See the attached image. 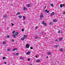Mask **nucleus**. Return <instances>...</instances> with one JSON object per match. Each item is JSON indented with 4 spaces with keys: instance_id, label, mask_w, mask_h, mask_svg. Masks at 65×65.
I'll list each match as a JSON object with an SVG mask.
<instances>
[{
    "instance_id": "obj_37",
    "label": "nucleus",
    "mask_w": 65,
    "mask_h": 65,
    "mask_svg": "<svg viewBox=\"0 0 65 65\" xmlns=\"http://www.w3.org/2000/svg\"><path fill=\"white\" fill-rule=\"evenodd\" d=\"M63 14H65V11L63 13Z\"/></svg>"
},
{
    "instance_id": "obj_46",
    "label": "nucleus",
    "mask_w": 65,
    "mask_h": 65,
    "mask_svg": "<svg viewBox=\"0 0 65 65\" xmlns=\"http://www.w3.org/2000/svg\"><path fill=\"white\" fill-rule=\"evenodd\" d=\"M35 29L36 30H37V28H36V27L35 28Z\"/></svg>"
},
{
    "instance_id": "obj_22",
    "label": "nucleus",
    "mask_w": 65,
    "mask_h": 65,
    "mask_svg": "<svg viewBox=\"0 0 65 65\" xmlns=\"http://www.w3.org/2000/svg\"><path fill=\"white\" fill-rule=\"evenodd\" d=\"M3 44H5L6 43H5V42L3 41Z\"/></svg>"
},
{
    "instance_id": "obj_38",
    "label": "nucleus",
    "mask_w": 65,
    "mask_h": 65,
    "mask_svg": "<svg viewBox=\"0 0 65 65\" xmlns=\"http://www.w3.org/2000/svg\"><path fill=\"white\" fill-rule=\"evenodd\" d=\"M11 25H12L13 26L14 25V24H13V23H12V24H11Z\"/></svg>"
},
{
    "instance_id": "obj_41",
    "label": "nucleus",
    "mask_w": 65,
    "mask_h": 65,
    "mask_svg": "<svg viewBox=\"0 0 65 65\" xmlns=\"http://www.w3.org/2000/svg\"><path fill=\"white\" fill-rule=\"evenodd\" d=\"M38 27V26H36V28H37Z\"/></svg>"
},
{
    "instance_id": "obj_19",
    "label": "nucleus",
    "mask_w": 65,
    "mask_h": 65,
    "mask_svg": "<svg viewBox=\"0 0 65 65\" xmlns=\"http://www.w3.org/2000/svg\"><path fill=\"white\" fill-rule=\"evenodd\" d=\"M54 46V47L56 48V47H57V46H58V45H55Z\"/></svg>"
},
{
    "instance_id": "obj_44",
    "label": "nucleus",
    "mask_w": 65,
    "mask_h": 65,
    "mask_svg": "<svg viewBox=\"0 0 65 65\" xmlns=\"http://www.w3.org/2000/svg\"><path fill=\"white\" fill-rule=\"evenodd\" d=\"M23 23H24V24H26V23H25V22H23Z\"/></svg>"
},
{
    "instance_id": "obj_13",
    "label": "nucleus",
    "mask_w": 65,
    "mask_h": 65,
    "mask_svg": "<svg viewBox=\"0 0 65 65\" xmlns=\"http://www.w3.org/2000/svg\"><path fill=\"white\" fill-rule=\"evenodd\" d=\"M60 7L61 8H62L63 7V6L61 4L60 5Z\"/></svg>"
},
{
    "instance_id": "obj_20",
    "label": "nucleus",
    "mask_w": 65,
    "mask_h": 65,
    "mask_svg": "<svg viewBox=\"0 0 65 65\" xmlns=\"http://www.w3.org/2000/svg\"><path fill=\"white\" fill-rule=\"evenodd\" d=\"M12 33L13 34H14V33H15V31H13Z\"/></svg>"
},
{
    "instance_id": "obj_3",
    "label": "nucleus",
    "mask_w": 65,
    "mask_h": 65,
    "mask_svg": "<svg viewBox=\"0 0 65 65\" xmlns=\"http://www.w3.org/2000/svg\"><path fill=\"white\" fill-rule=\"evenodd\" d=\"M26 48H29V45L28 44H27L26 45Z\"/></svg>"
},
{
    "instance_id": "obj_42",
    "label": "nucleus",
    "mask_w": 65,
    "mask_h": 65,
    "mask_svg": "<svg viewBox=\"0 0 65 65\" xmlns=\"http://www.w3.org/2000/svg\"><path fill=\"white\" fill-rule=\"evenodd\" d=\"M25 7H24V10H25Z\"/></svg>"
},
{
    "instance_id": "obj_7",
    "label": "nucleus",
    "mask_w": 65,
    "mask_h": 65,
    "mask_svg": "<svg viewBox=\"0 0 65 65\" xmlns=\"http://www.w3.org/2000/svg\"><path fill=\"white\" fill-rule=\"evenodd\" d=\"M53 22H55V23H56V22H57V20L55 19V20H53Z\"/></svg>"
},
{
    "instance_id": "obj_45",
    "label": "nucleus",
    "mask_w": 65,
    "mask_h": 65,
    "mask_svg": "<svg viewBox=\"0 0 65 65\" xmlns=\"http://www.w3.org/2000/svg\"><path fill=\"white\" fill-rule=\"evenodd\" d=\"M64 5H65V4H63V6H64Z\"/></svg>"
},
{
    "instance_id": "obj_1",
    "label": "nucleus",
    "mask_w": 65,
    "mask_h": 65,
    "mask_svg": "<svg viewBox=\"0 0 65 65\" xmlns=\"http://www.w3.org/2000/svg\"><path fill=\"white\" fill-rule=\"evenodd\" d=\"M41 15H40V18H41V20H42V18H44L43 16V15H42V13L41 12Z\"/></svg>"
},
{
    "instance_id": "obj_34",
    "label": "nucleus",
    "mask_w": 65,
    "mask_h": 65,
    "mask_svg": "<svg viewBox=\"0 0 65 65\" xmlns=\"http://www.w3.org/2000/svg\"><path fill=\"white\" fill-rule=\"evenodd\" d=\"M12 41V42H13L14 41V40L13 39H12L11 40Z\"/></svg>"
},
{
    "instance_id": "obj_9",
    "label": "nucleus",
    "mask_w": 65,
    "mask_h": 65,
    "mask_svg": "<svg viewBox=\"0 0 65 65\" xmlns=\"http://www.w3.org/2000/svg\"><path fill=\"white\" fill-rule=\"evenodd\" d=\"M40 60L38 59L36 61V62H40Z\"/></svg>"
},
{
    "instance_id": "obj_30",
    "label": "nucleus",
    "mask_w": 65,
    "mask_h": 65,
    "mask_svg": "<svg viewBox=\"0 0 65 65\" xmlns=\"http://www.w3.org/2000/svg\"><path fill=\"white\" fill-rule=\"evenodd\" d=\"M60 32H61L60 31V30L59 31H58V33H60Z\"/></svg>"
},
{
    "instance_id": "obj_27",
    "label": "nucleus",
    "mask_w": 65,
    "mask_h": 65,
    "mask_svg": "<svg viewBox=\"0 0 65 65\" xmlns=\"http://www.w3.org/2000/svg\"><path fill=\"white\" fill-rule=\"evenodd\" d=\"M27 6H28V7H30V5H28Z\"/></svg>"
},
{
    "instance_id": "obj_10",
    "label": "nucleus",
    "mask_w": 65,
    "mask_h": 65,
    "mask_svg": "<svg viewBox=\"0 0 65 65\" xmlns=\"http://www.w3.org/2000/svg\"><path fill=\"white\" fill-rule=\"evenodd\" d=\"M62 38H63L62 37H61L60 39H59V41H60L62 39Z\"/></svg>"
},
{
    "instance_id": "obj_21",
    "label": "nucleus",
    "mask_w": 65,
    "mask_h": 65,
    "mask_svg": "<svg viewBox=\"0 0 65 65\" xmlns=\"http://www.w3.org/2000/svg\"><path fill=\"white\" fill-rule=\"evenodd\" d=\"M21 39L23 41V40H24V38H21Z\"/></svg>"
},
{
    "instance_id": "obj_5",
    "label": "nucleus",
    "mask_w": 65,
    "mask_h": 65,
    "mask_svg": "<svg viewBox=\"0 0 65 65\" xmlns=\"http://www.w3.org/2000/svg\"><path fill=\"white\" fill-rule=\"evenodd\" d=\"M15 35L16 36H17L18 35V32H16L15 33Z\"/></svg>"
},
{
    "instance_id": "obj_53",
    "label": "nucleus",
    "mask_w": 65,
    "mask_h": 65,
    "mask_svg": "<svg viewBox=\"0 0 65 65\" xmlns=\"http://www.w3.org/2000/svg\"><path fill=\"white\" fill-rule=\"evenodd\" d=\"M58 45V46H59V45Z\"/></svg>"
},
{
    "instance_id": "obj_39",
    "label": "nucleus",
    "mask_w": 65,
    "mask_h": 65,
    "mask_svg": "<svg viewBox=\"0 0 65 65\" xmlns=\"http://www.w3.org/2000/svg\"><path fill=\"white\" fill-rule=\"evenodd\" d=\"M19 54V53H17L16 54V55H18Z\"/></svg>"
},
{
    "instance_id": "obj_8",
    "label": "nucleus",
    "mask_w": 65,
    "mask_h": 65,
    "mask_svg": "<svg viewBox=\"0 0 65 65\" xmlns=\"http://www.w3.org/2000/svg\"><path fill=\"white\" fill-rule=\"evenodd\" d=\"M27 35H25L24 36V38H27Z\"/></svg>"
},
{
    "instance_id": "obj_25",
    "label": "nucleus",
    "mask_w": 65,
    "mask_h": 65,
    "mask_svg": "<svg viewBox=\"0 0 65 65\" xmlns=\"http://www.w3.org/2000/svg\"><path fill=\"white\" fill-rule=\"evenodd\" d=\"M51 6H52V7H53V6H54V5L52 4H51Z\"/></svg>"
},
{
    "instance_id": "obj_56",
    "label": "nucleus",
    "mask_w": 65,
    "mask_h": 65,
    "mask_svg": "<svg viewBox=\"0 0 65 65\" xmlns=\"http://www.w3.org/2000/svg\"><path fill=\"white\" fill-rule=\"evenodd\" d=\"M25 9H27V8H26Z\"/></svg>"
},
{
    "instance_id": "obj_49",
    "label": "nucleus",
    "mask_w": 65,
    "mask_h": 65,
    "mask_svg": "<svg viewBox=\"0 0 65 65\" xmlns=\"http://www.w3.org/2000/svg\"><path fill=\"white\" fill-rule=\"evenodd\" d=\"M55 41H58V39H57L55 40Z\"/></svg>"
},
{
    "instance_id": "obj_15",
    "label": "nucleus",
    "mask_w": 65,
    "mask_h": 65,
    "mask_svg": "<svg viewBox=\"0 0 65 65\" xmlns=\"http://www.w3.org/2000/svg\"><path fill=\"white\" fill-rule=\"evenodd\" d=\"M22 16H21L20 15H19L18 17V18H22Z\"/></svg>"
},
{
    "instance_id": "obj_47",
    "label": "nucleus",
    "mask_w": 65,
    "mask_h": 65,
    "mask_svg": "<svg viewBox=\"0 0 65 65\" xmlns=\"http://www.w3.org/2000/svg\"><path fill=\"white\" fill-rule=\"evenodd\" d=\"M35 57H36V58H37V56L36 55L35 56Z\"/></svg>"
},
{
    "instance_id": "obj_24",
    "label": "nucleus",
    "mask_w": 65,
    "mask_h": 65,
    "mask_svg": "<svg viewBox=\"0 0 65 65\" xmlns=\"http://www.w3.org/2000/svg\"><path fill=\"white\" fill-rule=\"evenodd\" d=\"M3 60H5V57H3Z\"/></svg>"
},
{
    "instance_id": "obj_54",
    "label": "nucleus",
    "mask_w": 65,
    "mask_h": 65,
    "mask_svg": "<svg viewBox=\"0 0 65 65\" xmlns=\"http://www.w3.org/2000/svg\"><path fill=\"white\" fill-rule=\"evenodd\" d=\"M30 65H32V64H30Z\"/></svg>"
},
{
    "instance_id": "obj_23",
    "label": "nucleus",
    "mask_w": 65,
    "mask_h": 65,
    "mask_svg": "<svg viewBox=\"0 0 65 65\" xmlns=\"http://www.w3.org/2000/svg\"><path fill=\"white\" fill-rule=\"evenodd\" d=\"M55 13V12H53L52 13V15H54V14Z\"/></svg>"
},
{
    "instance_id": "obj_28",
    "label": "nucleus",
    "mask_w": 65,
    "mask_h": 65,
    "mask_svg": "<svg viewBox=\"0 0 65 65\" xmlns=\"http://www.w3.org/2000/svg\"><path fill=\"white\" fill-rule=\"evenodd\" d=\"M38 38H39V37H36V39H38Z\"/></svg>"
},
{
    "instance_id": "obj_16",
    "label": "nucleus",
    "mask_w": 65,
    "mask_h": 65,
    "mask_svg": "<svg viewBox=\"0 0 65 65\" xmlns=\"http://www.w3.org/2000/svg\"><path fill=\"white\" fill-rule=\"evenodd\" d=\"M48 55H51V53L50 52H48Z\"/></svg>"
},
{
    "instance_id": "obj_14",
    "label": "nucleus",
    "mask_w": 65,
    "mask_h": 65,
    "mask_svg": "<svg viewBox=\"0 0 65 65\" xmlns=\"http://www.w3.org/2000/svg\"><path fill=\"white\" fill-rule=\"evenodd\" d=\"M20 58L21 60H24V58H23V57H20Z\"/></svg>"
},
{
    "instance_id": "obj_51",
    "label": "nucleus",
    "mask_w": 65,
    "mask_h": 65,
    "mask_svg": "<svg viewBox=\"0 0 65 65\" xmlns=\"http://www.w3.org/2000/svg\"><path fill=\"white\" fill-rule=\"evenodd\" d=\"M5 64H6V62H5Z\"/></svg>"
},
{
    "instance_id": "obj_12",
    "label": "nucleus",
    "mask_w": 65,
    "mask_h": 65,
    "mask_svg": "<svg viewBox=\"0 0 65 65\" xmlns=\"http://www.w3.org/2000/svg\"><path fill=\"white\" fill-rule=\"evenodd\" d=\"M30 51H29L27 53V55H29V54H30Z\"/></svg>"
},
{
    "instance_id": "obj_18",
    "label": "nucleus",
    "mask_w": 65,
    "mask_h": 65,
    "mask_svg": "<svg viewBox=\"0 0 65 65\" xmlns=\"http://www.w3.org/2000/svg\"><path fill=\"white\" fill-rule=\"evenodd\" d=\"M23 20H25V16H23Z\"/></svg>"
},
{
    "instance_id": "obj_52",
    "label": "nucleus",
    "mask_w": 65,
    "mask_h": 65,
    "mask_svg": "<svg viewBox=\"0 0 65 65\" xmlns=\"http://www.w3.org/2000/svg\"><path fill=\"white\" fill-rule=\"evenodd\" d=\"M61 33H63V32H62V31H61Z\"/></svg>"
},
{
    "instance_id": "obj_36",
    "label": "nucleus",
    "mask_w": 65,
    "mask_h": 65,
    "mask_svg": "<svg viewBox=\"0 0 65 65\" xmlns=\"http://www.w3.org/2000/svg\"><path fill=\"white\" fill-rule=\"evenodd\" d=\"M46 12L47 13H48V12H49V11H47Z\"/></svg>"
},
{
    "instance_id": "obj_32",
    "label": "nucleus",
    "mask_w": 65,
    "mask_h": 65,
    "mask_svg": "<svg viewBox=\"0 0 65 65\" xmlns=\"http://www.w3.org/2000/svg\"><path fill=\"white\" fill-rule=\"evenodd\" d=\"M7 37L8 38H9V36L8 35L7 36Z\"/></svg>"
},
{
    "instance_id": "obj_55",
    "label": "nucleus",
    "mask_w": 65,
    "mask_h": 65,
    "mask_svg": "<svg viewBox=\"0 0 65 65\" xmlns=\"http://www.w3.org/2000/svg\"><path fill=\"white\" fill-rule=\"evenodd\" d=\"M61 49H62V50H63V48H61Z\"/></svg>"
},
{
    "instance_id": "obj_57",
    "label": "nucleus",
    "mask_w": 65,
    "mask_h": 65,
    "mask_svg": "<svg viewBox=\"0 0 65 65\" xmlns=\"http://www.w3.org/2000/svg\"><path fill=\"white\" fill-rule=\"evenodd\" d=\"M45 34H46V33H45Z\"/></svg>"
},
{
    "instance_id": "obj_33",
    "label": "nucleus",
    "mask_w": 65,
    "mask_h": 65,
    "mask_svg": "<svg viewBox=\"0 0 65 65\" xmlns=\"http://www.w3.org/2000/svg\"><path fill=\"white\" fill-rule=\"evenodd\" d=\"M10 51V49H8L7 50L8 51Z\"/></svg>"
},
{
    "instance_id": "obj_6",
    "label": "nucleus",
    "mask_w": 65,
    "mask_h": 65,
    "mask_svg": "<svg viewBox=\"0 0 65 65\" xmlns=\"http://www.w3.org/2000/svg\"><path fill=\"white\" fill-rule=\"evenodd\" d=\"M4 18H7V16L6 15H5L4 16Z\"/></svg>"
},
{
    "instance_id": "obj_29",
    "label": "nucleus",
    "mask_w": 65,
    "mask_h": 65,
    "mask_svg": "<svg viewBox=\"0 0 65 65\" xmlns=\"http://www.w3.org/2000/svg\"><path fill=\"white\" fill-rule=\"evenodd\" d=\"M22 32H23V31H24V29H22Z\"/></svg>"
},
{
    "instance_id": "obj_31",
    "label": "nucleus",
    "mask_w": 65,
    "mask_h": 65,
    "mask_svg": "<svg viewBox=\"0 0 65 65\" xmlns=\"http://www.w3.org/2000/svg\"><path fill=\"white\" fill-rule=\"evenodd\" d=\"M30 49H31V50H32V49H33V47H30Z\"/></svg>"
},
{
    "instance_id": "obj_43",
    "label": "nucleus",
    "mask_w": 65,
    "mask_h": 65,
    "mask_svg": "<svg viewBox=\"0 0 65 65\" xmlns=\"http://www.w3.org/2000/svg\"><path fill=\"white\" fill-rule=\"evenodd\" d=\"M47 11V10H46L45 11V12H46V11Z\"/></svg>"
},
{
    "instance_id": "obj_26",
    "label": "nucleus",
    "mask_w": 65,
    "mask_h": 65,
    "mask_svg": "<svg viewBox=\"0 0 65 65\" xmlns=\"http://www.w3.org/2000/svg\"><path fill=\"white\" fill-rule=\"evenodd\" d=\"M49 24L50 25H52V24H53V23H52V22H50Z\"/></svg>"
},
{
    "instance_id": "obj_4",
    "label": "nucleus",
    "mask_w": 65,
    "mask_h": 65,
    "mask_svg": "<svg viewBox=\"0 0 65 65\" xmlns=\"http://www.w3.org/2000/svg\"><path fill=\"white\" fill-rule=\"evenodd\" d=\"M12 36L14 38H15L16 37L15 36V35H12Z\"/></svg>"
},
{
    "instance_id": "obj_48",
    "label": "nucleus",
    "mask_w": 65,
    "mask_h": 65,
    "mask_svg": "<svg viewBox=\"0 0 65 65\" xmlns=\"http://www.w3.org/2000/svg\"><path fill=\"white\" fill-rule=\"evenodd\" d=\"M46 8V6H45V9Z\"/></svg>"
},
{
    "instance_id": "obj_17",
    "label": "nucleus",
    "mask_w": 65,
    "mask_h": 65,
    "mask_svg": "<svg viewBox=\"0 0 65 65\" xmlns=\"http://www.w3.org/2000/svg\"><path fill=\"white\" fill-rule=\"evenodd\" d=\"M20 12H18L17 13V15H19V14H20Z\"/></svg>"
},
{
    "instance_id": "obj_35",
    "label": "nucleus",
    "mask_w": 65,
    "mask_h": 65,
    "mask_svg": "<svg viewBox=\"0 0 65 65\" xmlns=\"http://www.w3.org/2000/svg\"><path fill=\"white\" fill-rule=\"evenodd\" d=\"M59 51H60V52H62V50H61V49Z\"/></svg>"
},
{
    "instance_id": "obj_11",
    "label": "nucleus",
    "mask_w": 65,
    "mask_h": 65,
    "mask_svg": "<svg viewBox=\"0 0 65 65\" xmlns=\"http://www.w3.org/2000/svg\"><path fill=\"white\" fill-rule=\"evenodd\" d=\"M15 50H17V49L16 48H14L13 50V51H14Z\"/></svg>"
},
{
    "instance_id": "obj_40",
    "label": "nucleus",
    "mask_w": 65,
    "mask_h": 65,
    "mask_svg": "<svg viewBox=\"0 0 65 65\" xmlns=\"http://www.w3.org/2000/svg\"><path fill=\"white\" fill-rule=\"evenodd\" d=\"M28 61H30V59L29 58H28V60H27Z\"/></svg>"
},
{
    "instance_id": "obj_50",
    "label": "nucleus",
    "mask_w": 65,
    "mask_h": 65,
    "mask_svg": "<svg viewBox=\"0 0 65 65\" xmlns=\"http://www.w3.org/2000/svg\"><path fill=\"white\" fill-rule=\"evenodd\" d=\"M46 58H48V56H47L46 57Z\"/></svg>"
},
{
    "instance_id": "obj_2",
    "label": "nucleus",
    "mask_w": 65,
    "mask_h": 65,
    "mask_svg": "<svg viewBox=\"0 0 65 65\" xmlns=\"http://www.w3.org/2000/svg\"><path fill=\"white\" fill-rule=\"evenodd\" d=\"M42 24L44 25V26H46V24L44 23V22L43 21L42 22Z\"/></svg>"
}]
</instances>
